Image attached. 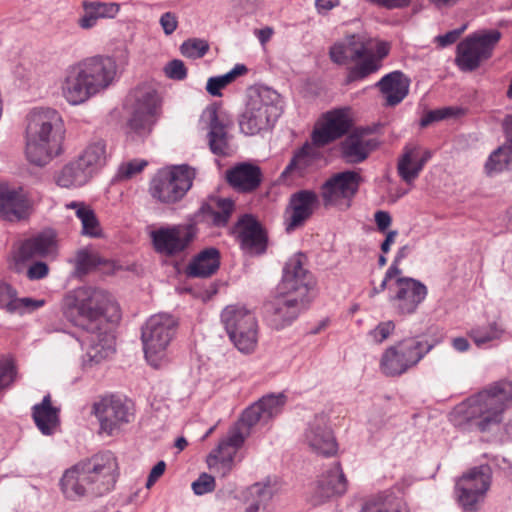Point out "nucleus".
Segmentation results:
<instances>
[{
  "instance_id": "nucleus-1",
  "label": "nucleus",
  "mask_w": 512,
  "mask_h": 512,
  "mask_svg": "<svg viewBox=\"0 0 512 512\" xmlns=\"http://www.w3.org/2000/svg\"><path fill=\"white\" fill-rule=\"evenodd\" d=\"M63 317L88 333L87 356L99 363L115 352L114 337L108 324L120 320L118 304L105 290L81 286L66 292L60 303Z\"/></svg>"
},
{
  "instance_id": "nucleus-2",
  "label": "nucleus",
  "mask_w": 512,
  "mask_h": 512,
  "mask_svg": "<svg viewBox=\"0 0 512 512\" xmlns=\"http://www.w3.org/2000/svg\"><path fill=\"white\" fill-rule=\"evenodd\" d=\"M509 403H512V382L500 381L458 405L451 421L457 427L488 432L501 423Z\"/></svg>"
},
{
  "instance_id": "nucleus-3",
  "label": "nucleus",
  "mask_w": 512,
  "mask_h": 512,
  "mask_svg": "<svg viewBox=\"0 0 512 512\" xmlns=\"http://www.w3.org/2000/svg\"><path fill=\"white\" fill-rule=\"evenodd\" d=\"M64 133V123L58 111L52 108H34L27 116L28 160L37 166H44L60 155Z\"/></svg>"
},
{
  "instance_id": "nucleus-4",
  "label": "nucleus",
  "mask_w": 512,
  "mask_h": 512,
  "mask_svg": "<svg viewBox=\"0 0 512 512\" xmlns=\"http://www.w3.org/2000/svg\"><path fill=\"white\" fill-rule=\"evenodd\" d=\"M117 66L108 56L89 57L70 66L62 84L65 99L72 105L87 101L114 80Z\"/></svg>"
},
{
  "instance_id": "nucleus-5",
  "label": "nucleus",
  "mask_w": 512,
  "mask_h": 512,
  "mask_svg": "<svg viewBox=\"0 0 512 512\" xmlns=\"http://www.w3.org/2000/svg\"><path fill=\"white\" fill-rule=\"evenodd\" d=\"M283 113L281 95L267 86L249 89L248 101L239 118V127L245 135H255L274 127Z\"/></svg>"
},
{
  "instance_id": "nucleus-6",
  "label": "nucleus",
  "mask_w": 512,
  "mask_h": 512,
  "mask_svg": "<svg viewBox=\"0 0 512 512\" xmlns=\"http://www.w3.org/2000/svg\"><path fill=\"white\" fill-rule=\"evenodd\" d=\"M437 344V340L424 335L404 338L383 351L380 371L387 377L402 376L415 368Z\"/></svg>"
},
{
  "instance_id": "nucleus-7",
  "label": "nucleus",
  "mask_w": 512,
  "mask_h": 512,
  "mask_svg": "<svg viewBox=\"0 0 512 512\" xmlns=\"http://www.w3.org/2000/svg\"><path fill=\"white\" fill-rule=\"evenodd\" d=\"M131 96L134 102L127 121V135L133 141L143 142L162 115L161 99L155 89L146 85L136 87Z\"/></svg>"
},
{
  "instance_id": "nucleus-8",
  "label": "nucleus",
  "mask_w": 512,
  "mask_h": 512,
  "mask_svg": "<svg viewBox=\"0 0 512 512\" xmlns=\"http://www.w3.org/2000/svg\"><path fill=\"white\" fill-rule=\"evenodd\" d=\"M221 322L234 346L242 353H251L258 342V323L254 313L245 307L229 305L221 313Z\"/></svg>"
},
{
  "instance_id": "nucleus-9",
  "label": "nucleus",
  "mask_w": 512,
  "mask_h": 512,
  "mask_svg": "<svg viewBox=\"0 0 512 512\" xmlns=\"http://www.w3.org/2000/svg\"><path fill=\"white\" fill-rule=\"evenodd\" d=\"M176 319L169 314L152 315L142 327L141 340L146 360L154 367L164 357L177 330Z\"/></svg>"
},
{
  "instance_id": "nucleus-10",
  "label": "nucleus",
  "mask_w": 512,
  "mask_h": 512,
  "mask_svg": "<svg viewBox=\"0 0 512 512\" xmlns=\"http://www.w3.org/2000/svg\"><path fill=\"white\" fill-rule=\"evenodd\" d=\"M194 170L188 165L159 170L150 183V194L157 201L173 204L181 200L192 186Z\"/></svg>"
},
{
  "instance_id": "nucleus-11",
  "label": "nucleus",
  "mask_w": 512,
  "mask_h": 512,
  "mask_svg": "<svg viewBox=\"0 0 512 512\" xmlns=\"http://www.w3.org/2000/svg\"><path fill=\"white\" fill-rule=\"evenodd\" d=\"M492 469L488 464L470 468L463 473L455 484V494L459 505L467 512H476L478 504L490 489Z\"/></svg>"
},
{
  "instance_id": "nucleus-12",
  "label": "nucleus",
  "mask_w": 512,
  "mask_h": 512,
  "mask_svg": "<svg viewBox=\"0 0 512 512\" xmlns=\"http://www.w3.org/2000/svg\"><path fill=\"white\" fill-rule=\"evenodd\" d=\"M501 39V32L490 30L474 33L457 45L456 65L463 72L476 70L480 64L488 60L494 47Z\"/></svg>"
},
{
  "instance_id": "nucleus-13",
  "label": "nucleus",
  "mask_w": 512,
  "mask_h": 512,
  "mask_svg": "<svg viewBox=\"0 0 512 512\" xmlns=\"http://www.w3.org/2000/svg\"><path fill=\"white\" fill-rule=\"evenodd\" d=\"M92 413L100 424V431L112 436L121 427L134 420L135 408L131 400L119 395L101 397L92 406Z\"/></svg>"
},
{
  "instance_id": "nucleus-14",
  "label": "nucleus",
  "mask_w": 512,
  "mask_h": 512,
  "mask_svg": "<svg viewBox=\"0 0 512 512\" xmlns=\"http://www.w3.org/2000/svg\"><path fill=\"white\" fill-rule=\"evenodd\" d=\"M306 260V256L300 252L288 259L278 290L283 296H291L310 303L314 281L312 274L305 268Z\"/></svg>"
},
{
  "instance_id": "nucleus-15",
  "label": "nucleus",
  "mask_w": 512,
  "mask_h": 512,
  "mask_svg": "<svg viewBox=\"0 0 512 512\" xmlns=\"http://www.w3.org/2000/svg\"><path fill=\"white\" fill-rule=\"evenodd\" d=\"M83 469L91 496H103L114 488L118 464L113 453L106 451L94 455L83 462Z\"/></svg>"
},
{
  "instance_id": "nucleus-16",
  "label": "nucleus",
  "mask_w": 512,
  "mask_h": 512,
  "mask_svg": "<svg viewBox=\"0 0 512 512\" xmlns=\"http://www.w3.org/2000/svg\"><path fill=\"white\" fill-rule=\"evenodd\" d=\"M207 124V140L210 151L220 157L230 155L229 130L233 127V119L229 113L216 104L209 105L202 114Z\"/></svg>"
},
{
  "instance_id": "nucleus-17",
  "label": "nucleus",
  "mask_w": 512,
  "mask_h": 512,
  "mask_svg": "<svg viewBox=\"0 0 512 512\" xmlns=\"http://www.w3.org/2000/svg\"><path fill=\"white\" fill-rule=\"evenodd\" d=\"M196 233L195 223L172 225L152 231L151 239L158 253L175 256L188 248Z\"/></svg>"
},
{
  "instance_id": "nucleus-18",
  "label": "nucleus",
  "mask_w": 512,
  "mask_h": 512,
  "mask_svg": "<svg viewBox=\"0 0 512 512\" xmlns=\"http://www.w3.org/2000/svg\"><path fill=\"white\" fill-rule=\"evenodd\" d=\"M395 286L396 291L389 301L399 316L414 314L428 294L427 287L411 277H397Z\"/></svg>"
},
{
  "instance_id": "nucleus-19",
  "label": "nucleus",
  "mask_w": 512,
  "mask_h": 512,
  "mask_svg": "<svg viewBox=\"0 0 512 512\" xmlns=\"http://www.w3.org/2000/svg\"><path fill=\"white\" fill-rule=\"evenodd\" d=\"M328 422L326 414H316L307 423L303 433L304 444L314 453L325 457L335 455L338 450V444Z\"/></svg>"
},
{
  "instance_id": "nucleus-20",
  "label": "nucleus",
  "mask_w": 512,
  "mask_h": 512,
  "mask_svg": "<svg viewBox=\"0 0 512 512\" xmlns=\"http://www.w3.org/2000/svg\"><path fill=\"white\" fill-rule=\"evenodd\" d=\"M361 181V175L352 170L334 174L321 187L324 205H338L341 200H347V207H349L350 201L359 190Z\"/></svg>"
},
{
  "instance_id": "nucleus-21",
  "label": "nucleus",
  "mask_w": 512,
  "mask_h": 512,
  "mask_svg": "<svg viewBox=\"0 0 512 512\" xmlns=\"http://www.w3.org/2000/svg\"><path fill=\"white\" fill-rule=\"evenodd\" d=\"M31 203L22 186L0 181V218L16 222L28 217Z\"/></svg>"
},
{
  "instance_id": "nucleus-22",
  "label": "nucleus",
  "mask_w": 512,
  "mask_h": 512,
  "mask_svg": "<svg viewBox=\"0 0 512 512\" xmlns=\"http://www.w3.org/2000/svg\"><path fill=\"white\" fill-rule=\"evenodd\" d=\"M347 487L346 476L340 463L336 462L319 476L311 492L310 502L313 506L321 505L333 497L345 494Z\"/></svg>"
},
{
  "instance_id": "nucleus-23",
  "label": "nucleus",
  "mask_w": 512,
  "mask_h": 512,
  "mask_svg": "<svg viewBox=\"0 0 512 512\" xmlns=\"http://www.w3.org/2000/svg\"><path fill=\"white\" fill-rule=\"evenodd\" d=\"M366 52V36L363 34H349L342 40L334 43L329 49V56L333 63L349 67L358 65L364 59ZM348 71H346V74Z\"/></svg>"
},
{
  "instance_id": "nucleus-24",
  "label": "nucleus",
  "mask_w": 512,
  "mask_h": 512,
  "mask_svg": "<svg viewBox=\"0 0 512 512\" xmlns=\"http://www.w3.org/2000/svg\"><path fill=\"white\" fill-rule=\"evenodd\" d=\"M319 205V198L312 190H299L290 196L286 213V231L291 232L304 225Z\"/></svg>"
},
{
  "instance_id": "nucleus-25",
  "label": "nucleus",
  "mask_w": 512,
  "mask_h": 512,
  "mask_svg": "<svg viewBox=\"0 0 512 512\" xmlns=\"http://www.w3.org/2000/svg\"><path fill=\"white\" fill-rule=\"evenodd\" d=\"M368 130L356 128L340 143L341 158L348 164L364 162L378 146L375 138H368Z\"/></svg>"
},
{
  "instance_id": "nucleus-26",
  "label": "nucleus",
  "mask_w": 512,
  "mask_h": 512,
  "mask_svg": "<svg viewBox=\"0 0 512 512\" xmlns=\"http://www.w3.org/2000/svg\"><path fill=\"white\" fill-rule=\"evenodd\" d=\"M389 50L390 47L387 43L379 42L376 50L373 51L366 37L365 57L358 65L348 68V73L344 80L345 84L363 81L377 73L382 67L383 59L389 54Z\"/></svg>"
},
{
  "instance_id": "nucleus-27",
  "label": "nucleus",
  "mask_w": 512,
  "mask_h": 512,
  "mask_svg": "<svg viewBox=\"0 0 512 512\" xmlns=\"http://www.w3.org/2000/svg\"><path fill=\"white\" fill-rule=\"evenodd\" d=\"M350 125L351 122L344 111L334 110L327 112L322 125L316 127L312 132V143L317 147H323L345 135Z\"/></svg>"
},
{
  "instance_id": "nucleus-28",
  "label": "nucleus",
  "mask_w": 512,
  "mask_h": 512,
  "mask_svg": "<svg viewBox=\"0 0 512 512\" xmlns=\"http://www.w3.org/2000/svg\"><path fill=\"white\" fill-rule=\"evenodd\" d=\"M237 225L241 227L238 237L244 251L256 255L266 252L268 237L258 220L246 214L239 219Z\"/></svg>"
},
{
  "instance_id": "nucleus-29",
  "label": "nucleus",
  "mask_w": 512,
  "mask_h": 512,
  "mask_svg": "<svg viewBox=\"0 0 512 512\" xmlns=\"http://www.w3.org/2000/svg\"><path fill=\"white\" fill-rule=\"evenodd\" d=\"M309 303L291 296H283L267 306L271 312L269 322L275 329L280 330L290 325Z\"/></svg>"
},
{
  "instance_id": "nucleus-30",
  "label": "nucleus",
  "mask_w": 512,
  "mask_h": 512,
  "mask_svg": "<svg viewBox=\"0 0 512 512\" xmlns=\"http://www.w3.org/2000/svg\"><path fill=\"white\" fill-rule=\"evenodd\" d=\"M430 150H422L418 145H407L398 161V174L403 181L410 184L418 178L425 164L431 159Z\"/></svg>"
},
{
  "instance_id": "nucleus-31",
  "label": "nucleus",
  "mask_w": 512,
  "mask_h": 512,
  "mask_svg": "<svg viewBox=\"0 0 512 512\" xmlns=\"http://www.w3.org/2000/svg\"><path fill=\"white\" fill-rule=\"evenodd\" d=\"M409 79L401 71L383 76L375 86L385 95V105L394 107L401 103L409 92Z\"/></svg>"
},
{
  "instance_id": "nucleus-32",
  "label": "nucleus",
  "mask_w": 512,
  "mask_h": 512,
  "mask_svg": "<svg viewBox=\"0 0 512 512\" xmlns=\"http://www.w3.org/2000/svg\"><path fill=\"white\" fill-rule=\"evenodd\" d=\"M226 179L234 189L240 192H251L260 186L262 172L256 165L242 163L228 170Z\"/></svg>"
},
{
  "instance_id": "nucleus-33",
  "label": "nucleus",
  "mask_w": 512,
  "mask_h": 512,
  "mask_svg": "<svg viewBox=\"0 0 512 512\" xmlns=\"http://www.w3.org/2000/svg\"><path fill=\"white\" fill-rule=\"evenodd\" d=\"M32 419L43 435L50 436L55 433L60 426V408L52 405L50 394L32 407Z\"/></svg>"
},
{
  "instance_id": "nucleus-34",
  "label": "nucleus",
  "mask_w": 512,
  "mask_h": 512,
  "mask_svg": "<svg viewBox=\"0 0 512 512\" xmlns=\"http://www.w3.org/2000/svg\"><path fill=\"white\" fill-rule=\"evenodd\" d=\"M87 480L83 462L66 470L60 480V488L65 498L75 501L85 496H91Z\"/></svg>"
},
{
  "instance_id": "nucleus-35",
  "label": "nucleus",
  "mask_w": 512,
  "mask_h": 512,
  "mask_svg": "<svg viewBox=\"0 0 512 512\" xmlns=\"http://www.w3.org/2000/svg\"><path fill=\"white\" fill-rule=\"evenodd\" d=\"M219 267V250L215 247H208L193 257L186 268V274L193 278H207L215 274Z\"/></svg>"
},
{
  "instance_id": "nucleus-36",
  "label": "nucleus",
  "mask_w": 512,
  "mask_h": 512,
  "mask_svg": "<svg viewBox=\"0 0 512 512\" xmlns=\"http://www.w3.org/2000/svg\"><path fill=\"white\" fill-rule=\"evenodd\" d=\"M316 160V152L309 143H305L297 149L288 165L280 174L284 182L295 178L304 177Z\"/></svg>"
},
{
  "instance_id": "nucleus-37",
  "label": "nucleus",
  "mask_w": 512,
  "mask_h": 512,
  "mask_svg": "<svg viewBox=\"0 0 512 512\" xmlns=\"http://www.w3.org/2000/svg\"><path fill=\"white\" fill-rule=\"evenodd\" d=\"M235 204L229 198H219L216 201V207L204 203L196 213V218L210 221L215 227H225L234 211Z\"/></svg>"
},
{
  "instance_id": "nucleus-38",
  "label": "nucleus",
  "mask_w": 512,
  "mask_h": 512,
  "mask_svg": "<svg viewBox=\"0 0 512 512\" xmlns=\"http://www.w3.org/2000/svg\"><path fill=\"white\" fill-rule=\"evenodd\" d=\"M93 174L78 159L65 165L55 176L56 184L63 188L85 185Z\"/></svg>"
},
{
  "instance_id": "nucleus-39",
  "label": "nucleus",
  "mask_w": 512,
  "mask_h": 512,
  "mask_svg": "<svg viewBox=\"0 0 512 512\" xmlns=\"http://www.w3.org/2000/svg\"><path fill=\"white\" fill-rule=\"evenodd\" d=\"M55 242L52 236L39 234L22 242L18 250V259L21 261L38 257H46L54 250Z\"/></svg>"
},
{
  "instance_id": "nucleus-40",
  "label": "nucleus",
  "mask_w": 512,
  "mask_h": 512,
  "mask_svg": "<svg viewBox=\"0 0 512 512\" xmlns=\"http://www.w3.org/2000/svg\"><path fill=\"white\" fill-rule=\"evenodd\" d=\"M244 437L242 433L235 431L227 438L219 442L216 449H214L207 458L208 465H215L217 461L234 463L237 450L243 445Z\"/></svg>"
},
{
  "instance_id": "nucleus-41",
  "label": "nucleus",
  "mask_w": 512,
  "mask_h": 512,
  "mask_svg": "<svg viewBox=\"0 0 512 512\" xmlns=\"http://www.w3.org/2000/svg\"><path fill=\"white\" fill-rule=\"evenodd\" d=\"M512 163V143L504 144L496 148L489 155L484 164V172L487 176H494L509 169Z\"/></svg>"
},
{
  "instance_id": "nucleus-42",
  "label": "nucleus",
  "mask_w": 512,
  "mask_h": 512,
  "mask_svg": "<svg viewBox=\"0 0 512 512\" xmlns=\"http://www.w3.org/2000/svg\"><path fill=\"white\" fill-rule=\"evenodd\" d=\"M77 159L94 175L106 163L105 142L103 140L91 142Z\"/></svg>"
},
{
  "instance_id": "nucleus-43",
  "label": "nucleus",
  "mask_w": 512,
  "mask_h": 512,
  "mask_svg": "<svg viewBox=\"0 0 512 512\" xmlns=\"http://www.w3.org/2000/svg\"><path fill=\"white\" fill-rule=\"evenodd\" d=\"M361 512H409L402 499L392 493H384L367 502Z\"/></svg>"
},
{
  "instance_id": "nucleus-44",
  "label": "nucleus",
  "mask_w": 512,
  "mask_h": 512,
  "mask_svg": "<svg viewBox=\"0 0 512 512\" xmlns=\"http://www.w3.org/2000/svg\"><path fill=\"white\" fill-rule=\"evenodd\" d=\"M67 207L76 210V216L82 224V234L90 237H98L101 234L99 221L90 207L78 202H71Z\"/></svg>"
},
{
  "instance_id": "nucleus-45",
  "label": "nucleus",
  "mask_w": 512,
  "mask_h": 512,
  "mask_svg": "<svg viewBox=\"0 0 512 512\" xmlns=\"http://www.w3.org/2000/svg\"><path fill=\"white\" fill-rule=\"evenodd\" d=\"M248 72L244 64H236L229 72L224 75L210 77L206 84L207 92L212 96H221V90Z\"/></svg>"
},
{
  "instance_id": "nucleus-46",
  "label": "nucleus",
  "mask_w": 512,
  "mask_h": 512,
  "mask_svg": "<svg viewBox=\"0 0 512 512\" xmlns=\"http://www.w3.org/2000/svg\"><path fill=\"white\" fill-rule=\"evenodd\" d=\"M102 263L99 255L88 249H80L74 258L75 272L78 276L88 274Z\"/></svg>"
},
{
  "instance_id": "nucleus-47",
  "label": "nucleus",
  "mask_w": 512,
  "mask_h": 512,
  "mask_svg": "<svg viewBox=\"0 0 512 512\" xmlns=\"http://www.w3.org/2000/svg\"><path fill=\"white\" fill-rule=\"evenodd\" d=\"M285 401L286 397L281 393L278 395H267L257 401L260 408H262L265 421L277 416L282 411Z\"/></svg>"
},
{
  "instance_id": "nucleus-48",
  "label": "nucleus",
  "mask_w": 512,
  "mask_h": 512,
  "mask_svg": "<svg viewBox=\"0 0 512 512\" xmlns=\"http://www.w3.org/2000/svg\"><path fill=\"white\" fill-rule=\"evenodd\" d=\"M501 334L502 330L497 326L496 323H491L485 327L473 328L469 332V336L479 347L487 342L500 338Z\"/></svg>"
},
{
  "instance_id": "nucleus-49",
  "label": "nucleus",
  "mask_w": 512,
  "mask_h": 512,
  "mask_svg": "<svg viewBox=\"0 0 512 512\" xmlns=\"http://www.w3.org/2000/svg\"><path fill=\"white\" fill-rule=\"evenodd\" d=\"M463 113L461 108L458 107H442L435 110H430L427 112L424 117H422L420 121L421 127H427L433 122L441 121L448 118H453L461 115Z\"/></svg>"
},
{
  "instance_id": "nucleus-50",
  "label": "nucleus",
  "mask_w": 512,
  "mask_h": 512,
  "mask_svg": "<svg viewBox=\"0 0 512 512\" xmlns=\"http://www.w3.org/2000/svg\"><path fill=\"white\" fill-rule=\"evenodd\" d=\"M183 56L191 59L202 58L209 50L206 40L193 38L184 41L180 47Z\"/></svg>"
},
{
  "instance_id": "nucleus-51",
  "label": "nucleus",
  "mask_w": 512,
  "mask_h": 512,
  "mask_svg": "<svg viewBox=\"0 0 512 512\" xmlns=\"http://www.w3.org/2000/svg\"><path fill=\"white\" fill-rule=\"evenodd\" d=\"M148 162L143 159H134L126 163H122L117 171V178L119 180H128L139 174L146 166Z\"/></svg>"
},
{
  "instance_id": "nucleus-52",
  "label": "nucleus",
  "mask_w": 512,
  "mask_h": 512,
  "mask_svg": "<svg viewBox=\"0 0 512 512\" xmlns=\"http://www.w3.org/2000/svg\"><path fill=\"white\" fill-rule=\"evenodd\" d=\"M17 296V291L8 283L0 282V309L13 314L15 310L14 298Z\"/></svg>"
},
{
  "instance_id": "nucleus-53",
  "label": "nucleus",
  "mask_w": 512,
  "mask_h": 512,
  "mask_svg": "<svg viewBox=\"0 0 512 512\" xmlns=\"http://www.w3.org/2000/svg\"><path fill=\"white\" fill-rule=\"evenodd\" d=\"M91 7L92 13L96 14L98 19L100 18H113L119 12V5L116 3H105L100 1L87 2Z\"/></svg>"
},
{
  "instance_id": "nucleus-54",
  "label": "nucleus",
  "mask_w": 512,
  "mask_h": 512,
  "mask_svg": "<svg viewBox=\"0 0 512 512\" xmlns=\"http://www.w3.org/2000/svg\"><path fill=\"white\" fill-rule=\"evenodd\" d=\"M13 304L16 308L15 310H13V314L17 313L22 315L26 312H32L41 308L42 306H44L45 300L32 299L29 297L17 298V296H15Z\"/></svg>"
},
{
  "instance_id": "nucleus-55",
  "label": "nucleus",
  "mask_w": 512,
  "mask_h": 512,
  "mask_svg": "<svg viewBox=\"0 0 512 512\" xmlns=\"http://www.w3.org/2000/svg\"><path fill=\"white\" fill-rule=\"evenodd\" d=\"M395 327V323L391 320L380 322L369 332V335L375 343L381 344L393 334Z\"/></svg>"
},
{
  "instance_id": "nucleus-56",
  "label": "nucleus",
  "mask_w": 512,
  "mask_h": 512,
  "mask_svg": "<svg viewBox=\"0 0 512 512\" xmlns=\"http://www.w3.org/2000/svg\"><path fill=\"white\" fill-rule=\"evenodd\" d=\"M215 489V479L213 476L207 473H202L192 483V490L196 495H204L212 492Z\"/></svg>"
},
{
  "instance_id": "nucleus-57",
  "label": "nucleus",
  "mask_w": 512,
  "mask_h": 512,
  "mask_svg": "<svg viewBox=\"0 0 512 512\" xmlns=\"http://www.w3.org/2000/svg\"><path fill=\"white\" fill-rule=\"evenodd\" d=\"M16 370L12 361L0 360V391L8 387L15 379Z\"/></svg>"
},
{
  "instance_id": "nucleus-58",
  "label": "nucleus",
  "mask_w": 512,
  "mask_h": 512,
  "mask_svg": "<svg viewBox=\"0 0 512 512\" xmlns=\"http://www.w3.org/2000/svg\"><path fill=\"white\" fill-rule=\"evenodd\" d=\"M164 70L166 76L173 80L180 81L187 77V69L184 65V62L179 59H174L168 62Z\"/></svg>"
},
{
  "instance_id": "nucleus-59",
  "label": "nucleus",
  "mask_w": 512,
  "mask_h": 512,
  "mask_svg": "<svg viewBox=\"0 0 512 512\" xmlns=\"http://www.w3.org/2000/svg\"><path fill=\"white\" fill-rule=\"evenodd\" d=\"M261 420L265 421V417L263 416L262 408H260L258 402L245 409L241 417L242 423L248 427L254 426Z\"/></svg>"
},
{
  "instance_id": "nucleus-60",
  "label": "nucleus",
  "mask_w": 512,
  "mask_h": 512,
  "mask_svg": "<svg viewBox=\"0 0 512 512\" xmlns=\"http://www.w3.org/2000/svg\"><path fill=\"white\" fill-rule=\"evenodd\" d=\"M466 27V25H463L458 29L451 30L443 35H438L435 38V41L442 48L452 45L459 39L461 34L465 31Z\"/></svg>"
},
{
  "instance_id": "nucleus-61",
  "label": "nucleus",
  "mask_w": 512,
  "mask_h": 512,
  "mask_svg": "<svg viewBox=\"0 0 512 512\" xmlns=\"http://www.w3.org/2000/svg\"><path fill=\"white\" fill-rule=\"evenodd\" d=\"M48 273V265L45 262L36 261L29 266L26 274L29 280H40L45 278Z\"/></svg>"
},
{
  "instance_id": "nucleus-62",
  "label": "nucleus",
  "mask_w": 512,
  "mask_h": 512,
  "mask_svg": "<svg viewBox=\"0 0 512 512\" xmlns=\"http://www.w3.org/2000/svg\"><path fill=\"white\" fill-rule=\"evenodd\" d=\"M249 494L257 498V501L264 502L271 498L272 491L269 485L262 483H255L249 488Z\"/></svg>"
},
{
  "instance_id": "nucleus-63",
  "label": "nucleus",
  "mask_w": 512,
  "mask_h": 512,
  "mask_svg": "<svg viewBox=\"0 0 512 512\" xmlns=\"http://www.w3.org/2000/svg\"><path fill=\"white\" fill-rule=\"evenodd\" d=\"M159 23L166 35H171L178 27L177 16L172 12L163 13Z\"/></svg>"
},
{
  "instance_id": "nucleus-64",
  "label": "nucleus",
  "mask_w": 512,
  "mask_h": 512,
  "mask_svg": "<svg viewBox=\"0 0 512 512\" xmlns=\"http://www.w3.org/2000/svg\"><path fill=\"white\" fill-rule=\"evenodd\" d=\"M85 14L78 21L79 26L83 29H89L96 25L98 21V17L96 14L92 13L91 7L86 3H84Z\"/></svg>"
}]
</instances>
